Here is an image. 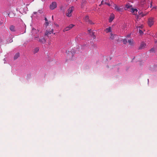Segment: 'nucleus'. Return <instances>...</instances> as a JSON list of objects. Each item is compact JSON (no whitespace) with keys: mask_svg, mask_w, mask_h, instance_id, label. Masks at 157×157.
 I'll return each mask as SVG.
<instances>
[{"mask_svg":"<svg viewBox=\"0 0 157 157\" xmlns=\"http://www.w3.org/2000/svg\"><path fill=\"white\" fill-rule=\"evenodd\" d=\"M109 39L112 40H113L115 42H116L118 41L119 38L117 35L111 33L110 34Z\"/></svg>","mask_w":157,"mask_h":157,"instance_id":"nucleus-1","label":"nucleus"},{"mask_svg":"<svg viewBox=\"0 0 157 157\" xmlns=\"http://www.w3.org/2000/svg\"><path fill=\"white\" fill-rule=\"evenodd\" d=\"M74 8L73 6H72L70 7L67 10V12L66 13L67 16L68 17H70L72 15V13L73 11L74 10Z\"/></svg>","mask_w":157,"mask_h":157,"instance_id":"nucleus-2","label":"nucleus"},{"mask_svg":"<svg viewBox=\"0 0 157 157\" xmlns=\"http://www.w3.org/2000/svg\"><path fill=\"white\" fill-rule=\"evenodd\" d=\"M113 7L114 9L116 10L117 11L122 12L123 11V8H120L115 4H114Z\"/></svg>","mask_w":157,"mask_h":157,"instance_id":"nucleus-3","label":"nucleus"},{"mask_svg":"<svg viewBox=\"0 0 157 157\" xmlns=\"http://www.w3.org/2000/svg\"><path fill=\"white\" fill-rule=\"evenodd\" d=\"M56 7L57 4L56 2H53L50 6V8L52 10L56 8Z\"/></svg>","mask_w":157,"mask_h":157,"instance_id":"nucleus-4","label":"nucleus"},{"mask_svg":"<svg viewBox=\"0 0 157 157\" xmlns=\"http://www.w3.org/2000/svg\"><path fill=\"white\" fill-rule=\"evenodd\" d=\"M154 24L153 18L150 17L148 19V25L149 26L151 27Z\"/></svg>","mask_w":157,"mask_h":157,"instance_id":"nucleus-5","label":"nucleus"},{"mask_svg":"<svg viewBox=\"0 0 157 157\" xmlns=\"http://www.w3.org/2000/svg\"><path fill=\"white\" fill-rule=\"evenodd\" d=\"M74 26V25L73 24H70L69 25V26L67 27L64 29L63 31L64 32L68 31L72 28Z\"/></svg>","mask_w":157,"mask_h":157,"instance_id":"nucleus-6","label":"nucleus"},{"mask_svg":"<svg viewBox=\"0 0 157 157\" xmlns=\"http://www.w3.org/2000/svg\"><path fill=\"white\" fill-rule=\"evenodd\" d=\"M146 43H145L144 42H142L141 43V44L139 47V49H143L146 47Z\"/></svg>","mask_w":157,"mask_h":157,"instance_id":"nucleus-7","label":"nucleus"},{"mask_svg":"<svg viewBox=\"0 0 157 157\" xmlns=\"http://www.w3.org/2000/svg\"><path fill=\"white\" fill-rule=\"evenodd\" d=\"M38 41L44 44L45 43L46 40L43 37H42L39 38Z\"/></svg>","mask_w":157,"mask_h":157,"instance_id":"nucleus-8","label":"nucleus"},{"mask_svg":"<svg viewBox=\"0 0 157 157\" xmlns=\"http://www.w3.org/2000/svg\"><path fill=\"white\" fill-rule=\"evenodd\" d=\"M112 28L111 27H109L108 28H106L105 30V31L106 33H108L112 32Z\"/></svg>","mask_w":157,"mask_h":157,"instance_id":"nucleus-9","label":"nucleus"},{"mask_svg":"<svg viewBox=\"0 0 157 157\" xmlns=\"http://www.w3.org/2000/svg\"><path fill=\"white\" fill-rule=\"evenodd\" d=\"M130 10L129 11H130L131 12H132L133 14H135L136 13L137 11V10L136 9H134L132 8H131Z\"/></svg>","mask_w":157,"mask_h":157,"instance_id":"nucleus-10","label":"nucleus"},{"mask_svg":"<svg viewBox=\"0 0 157 157\" xmlns=\"http://www.w3.org/2000/svg\"><path fill=\"white\" fill-rule=\"evenodd\" d=\"M114 18V15L113 14H111L110 17L109 19V22H111Z\"/></svg>","mask_w":157,"mask_h":157,"instance_id":"nucleus-11","label":"nucleus"},{"mask_svg":"<svg viewBox=\"0 0 157 157\" xmlns=\"http://www.w3.org/2000/svg\"><path fill=\"white\" fill-rule=\"evenodd\" d=\"M132 7V6L130 4L128 3L125 5V10H127L128 9H131Z\"/></svg>","mask_w":157,"mask_h":157,"instance_id":"nucleus-12","label":"nucleus"},{"mask_svg":"<svg viewBox=\"0 0 157 157\" xmlns=\"http://www.w3.org/2000/svg\"><path fill=\"white\" fill-rule=\"evenodd\" d=\"M146 15V14L142 12H141L139 13V15L137 16V19H138L139 17H143L144 16H145Z\"/></svg>","mask_w":157,"mask_h":157,"instance_id":"nucleus-13","label":"nucleus"},{"mask_svg":"<svg viewBox=\"0 0 157 157\" xmlns=\"http://www.w3.org/2000/svg\"><path fill=\"white\" fill-rule=\"evenodd\" d=\"M86 0H82V6L81 7L82 8H83L84 6L86 5Z\"/></svg>","mask_w":157,"mask_h":157,"instance_id":"nucleus-14","label":"nucleus"},{"mask_svg":"<svg viewBox=\"0 0 157 157\" xmlns=\"http://www.w3.org/2000/svg\"><path fill=\"white\" fill-rule=\"evenodd\" d=\"M20 56V55L19 53H17L14 57V59L16 60Z\"/></svg>","mask_w":157,"mask_h":157,"instance_id":"nucleus-15","label":"nucleus"},{"mask_svg":"<svg viewBox=\"0 0 157 157\" xmlns=\"http://www.w3.org/2000/svg\"><path fill=\"white\" fill-rule=\"evenodd\" d=\"M128 42L130 45H132L133 44V41L132 39L128 40Z\"/></svg>","mask_w":157,"mask_h":157,"instance_id":"nucleus-16","label":"nucleus"},{"mask_svg":"<svg viewBox=\"0 0 157 157\" xmlns=\"http://www.w3.org/2000/svg\"><path fill=\"white\" fill-rule=\"evenodd\" d=\"M10 30L12 31H14L15 30V27L13 25H11L10 27Z\"/></svg>","mask_w":157,"mask_h":157,"instance_id":"nucleus-17","label":"nucleus"},{"mask_svg":"<svg viewBox=\"0 0 157 157\" xmlns=\"http://www.w3.org/2000/svg\"><path fill=\"white\" fill-rule=\"evenodd\" d=\"M39 51V48L38 47L35 48L33 51V53L35 54L37 53Z\"/></svg>","mask_w":157,"mask_h":157,"instance_id":"nucleus-18","label":"nucleus"},{"mask_svg":"<svg viewBox=\"0 0 157 157\" xmlns=\"http://www.w3.org/2000/svg\"><path fill=\"white\" fill-rule=\"evenodd\" d=\"M84 20L86 22H88L89 20V17L88 16H86L84 18Z\"/></svg>","mask_w":157,"mask_h":157,"instance_id":"nucleus-19","label":"nucleus"},{"mask_svg":"<svg viewBox=\"0 0 157 157\" xmlns=\"http://www.w3.org/2000/svg\"><path fill=\"white\" fill-rule=\"evenodd\" d=\"M39 32L38 30H36L35 29L33 28L32 29V33H37Z\"/></svg>","mask_w":157,"mask_h":157,"instance_id":"nucleus-20","label":"nucleus"},{"mask_svg":"<svg viewBox=\"0 0 157 157\" xmlns=\"http://www.w3.org/2000/svg\"><path fill=\"white\" fill-rule=\"evenodd\" d=\"M39 38V36L38 35L37 36H35L34 37V40H37L38 41Z\"/></svg>","mask_w":157,"mask_h":157,"instance_id":"nucleus-21","label":"nucleus"},{"mask_svg":"<svg viewBox=\"0 0 157 157\" xmlns=\"http://www.w3.org/2000/svg\"><path fill=\"white\" fill-rule=\"evenodd\" d=\"M50 32L49 31H46V32L45 33V35H47V36L48 35L50 34H51V33H50Z\"/></svg>","mask_w":157,"mask_h":157,"instance_id":"nucleus-22","label":"nucleus"},{"mask_svg":"<svg viewBox=\"0 0 157 157\" xmlns=\"http://www.w3.org/2000/svg\"><path fill=\"white\" fill-rule=\"evenodd\" d=\"M105 1H104V0H102L101 1V4L99 5V6H101L102 5H104L105 4Z\"/></svg>","mask_w":157,"mask_h":157,"instance_id":"nucleus-23","label":"nucleus"},{"mask_svg":"<svg viewBox=\"0 0 157 157\" xmlns=\"http://www.w3.org/2000/svg\"><path fill=\"white\" fill-rule=\"evenodd\" d=\"M88 23L90 24H91V25H94V23L93 22H92V21H91V20H89V21H88Z\"/></svg>","mask_w":157,"mask_h":157,"instance_id":"nucleus-24","label":"nucleus"},{"mask_svg":"<svg viewBox=\"0 0 157 157\" xmlns=\"http://www.w3.org/2000/svg\"><path fill=\"white\" fill-rule=\"evenodd\" d=\"M123 42L124 44H126L127 42V40L125 39H124L123 40Z\"/></svg>","mask_w":157,"mask_h":157,"instance_id":"nucleus-25","label":"nucleus"},{"mask_svg":"<svg viewBox=\"0 0 157 157\" xmlns=\"http://www.w3.org/2000/svg\"><path fill=\"white\" fill-rule=\"evenodd\" d=\"M139 33L140 34H141V35L142 34H143V31L141 30L140 29H139Z\"/></svg>","mask_w":157,"mask_h":157,"instance_id":"nucleus-26","label":"nucleus"},{"mask_svg":"<svg viewBox=\"0 0 157 157\" xmlns=\"http://www.w3.org/2000/svg\"><path fill=\"white\" fill-rule=\"evenodd\" d=\"M150 52H153L155 51V49L154 48H152L150 50Z\"/></svg>","mask_w":157,"mask_h":157,"instance_id":"nucleus-27","label":"nucleus"},{"mask_svg":"<svg viewBox=\"0 0 157 157\" xmlns=\"http://www.w3.org/2000/svg\"><path fill=\"white\" fill-rule=\"evenodd\" d=\"M45 25L47 26L49 24V23L48 21H47L45 22Z\"/></svg>","mask_w":157,"mask_h":157,"instance_id":"nucleus-28","label":"nucleus"},{"mask_svg":"<svg viewBox=\"0 0 157 157\" xmlns=\"http://www.w3.org/2000/svg\"><path fill=\"white\" fill-rule=\"evenodd\" d=\"M105 4H106V5H108L109 6H110V4L109 3H106V2H105Z\"/></svg>","mask_w":157,"mask_h":157,"instance_id":"nucleus-29","label":"nucleus"},{"mask_svg":"<svg viewBox=\"0 0 157 157\" xmlns=\"http://www.w3.org/2000/svg\"><path fill=\"white\" fill-rule=\"evenodd\" d=\"M49 32H50V33H52L53 32V29H52L50 31H49Z\"/></svg>","mask_w":157,"mask_h":157,"instance_id":"nucleus-30","label":"nucleus"},{"mask_svg":"<svg viewBox=\"0 0 157 157\" xmlns=\"http://www.w3.org/2000/svg\"><path fill=\"white\" fill-rule=\"evenodd\" d=\"M94 33L93 32L92 33V35L94 36L93 38H95V36L94 35Z\"/></svg>","mask_w":157,"mask_h":157,"instance_id":"nucleus-31","label":"nucleus"},{"mask_svg":"<svg viewBox=\"0 0 157 157\" xmlns=\"http://www.w3.org/2000/svg\"><path fill=\"white\" fill-rule=\"evenodd\" d=\"M44 19L46 22L48 21V20L46 17H45Z\"/></svg>","mask_w":157,"mask_h":157,"instance_id":"nucleus-32","label":"nucleus"},{"mask_svg":"<svg viewBox=\"0 0 157 157\" xmlns=\"http://www.w3.org/2000/svg\"><path fill=\"white\" fill-rule=\"evenodd\" d=\"M3 23V22L2 21H0V25H2Z\"/></svg>","mask_w":157,"mask_h":157,"instance_id":"nucleus-33","label":"nucleus"},{"mask_svg":"<svg viewBox=\"0 0 157 157\" xmlns=\"http://www.w3.org/2000/svg\"><path fill=\"white\" fill-rule=\"evenodd\" d=\"M152 2H151V4H151V6H150V7H151L152 6Z\"/></svg>","mask_w":157,"mask_h":157,"instance_id":"nucleus-34","label":"nucleus"},{"mask_svg":"<svg viewBox=\"0 0 157 157\" xmlns=\"http://www.w3.org/2000/svg\"><path fill=\"white\" fill-rule=\"evenodd\" d=\"M91 30L90 29H88V31L90 33V31H91Z\"/></svg>","mask_w":157,"mask_h":157,"instance_id":"nucleus-35","label":"nucleus"},{"mask_svg":"<svg viewBox=\"0 0 157 157\" xmlns=\"http://www.w3.org/2000/svg\"><path fill=\"white\" fill-rule=\"evenodd\" d=\"M36 13H37V12H33V13L34 14H36Z\"/></svg>","mask_w":157,"mask_h":157,"instance_id":"nucleus-36","label":"nucleus"},{"mask_svg":"<svg viewBox=\"0 0 157 157\" xmlns=\"http://www.w3.org/2000/svg\"><path fill=\"white\" fill-rule=\"evenodd\" d=\"M52 19L53 20V16H52Z\"/></svg>","mask_w":157,"mask_h":157,"instance_id":"nucleus-37","label":"nucleus"},{"mask_svg":"<svg viewBox=\"0 0 157 157\" xmlns=\"http://www.w3.org/2000/svg\"><path fill=\"white\" fill-rule=\"evenodd\" d=\"M129 36H130L129 35H128L127 36V37H129Z\"/></svg>","mask_w":157,"mask_h":157,"instance_id":"nucleus-38","label":"nucleus"},{"mask_svg":"<svg viewBox=\"0 0 157 157\" xmlns=\"http://www.w3.org/2000/svg\"><path fill=\"white\" fill-rule=\"evenodd\" d=\"M154 8H155V7H153V8L152 9V10Z\"/></svg>","mask_w":157,"mask_h":157,"instance_id":"nucleus-39","label":"nucleus"},{"mask_svg":"<svg viewBox=\"0 0 157 157\" xmlns=\"http://www.w3.org/2000/svg\"><path fill=\"white\" fill-rule=\"evenodd\" d=\"M139 27L140 28V27H141V26H139Z\"/></svg>","mask_w":157,"mask_h":157,"instance_id":"nucleus-40","label":"nucleus"}]
</instances>
